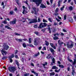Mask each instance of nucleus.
Returning a JSON list of instances; mask_svg holds the SVG:
<instances>
[{
    "label": "nucleus",
    "instance_id": "1",
    "mask_svg": "<svg viewBox=\"0 0 76 76\" xmlns=\"http://www.w3.org/2000/svg\"><path fill=\"white\" fill-rule=\"evenodd\" d=\"M8 69L10 72H12V73H14L15 71L16 70V68L14 67L10 66L9 67Z\"/></svg>",
    "mask_w": 76,
    "mask_h": 76
},
{
    "label": "nucleus",
    "instance_id": "2",
    "mask_svg": "<svg viewBox=\"0 0 76 76\" xmlns=\"http://www.w3.org/2000/svg\"><path fill=\"white\" fill-rule=\"evenodd\" d=\"M33 2H35L37 6H39V4H41L42 2V0H33Z\"/></svg>",
    "mask_w": 76,
    "mask_h": 76
},
{
    "label": "nucleus",
    "instance_id": "3",
    "mask_svg": "<svg viewBox=\"0 0 76 76\" xmlns=\"http://www.w3.org/2000/svg\"><path fill=\"white\" fill-rule=\"evenodd\" d=\"M71 44L69 45V43L66 44V46L68 48H72L73 47V45H74V42H73L72 41L70 42Z\"/></svg>",
    "mask_w": 76,
    "mask_h": 76
},
{
    "label": "nucleus",
    "instance_id": "4",
    "mask_svg": "<svg viewBox=\"0 0 76 76\" xmlns=\"http://www.w3.org/2000/svg\"><path fill=\"white\" fill-rule=\"evenodd\" d=\"M37 17H36L35 19H34L33 20H32L31 21L29 22V23H36V22H37Z\"/></svg>",
    "mask_w": 76,
    "mask_h": 76
},
{
    "label": "nucleus",
    "instance_id": "5",
    "mask_svg": "<svg viewBox=\"0 0 76 76\" xmlns=\"http://www.w3.org/2000/svg\"><path fill=\"white\" fill-rule=\"evenodd\" d=\"M1 53L2 54V55L3 56H6V54H7V52L6 51H4V49H3L1 51Z\"/></svg>",
    "mask_w": 76,
    "mask_h": 76
},
{
    "label": "nucleus",
    "instance_id": "6",
    "mask_svg": "<svg viewBox=\"0 0 76 76\" xmlns=\"http://www.w3.org/2000/svg\"><path fill=\"white\" fill-rule=\"evenodd\" d=\"M16 22V19H15L13 21H10V23L11 25H13V24H15Z\"/></svg>",
    "mask_w": 76,
    "mask_h": 76
},
{
    "label": "nucleus",
    "instance_id": "7",
    "mask_svg": "<svg viewBox=\"0 0 76 76\" xmlns=\"http://www.w3.org/2000/svg\"><path fill=\"white\" fill-rule=\"evenodd\" d=\"M3 46L4 48H3V50L4 49V50H7L9 48V46L6 45V44H4V45H3Z\"/></svg>",
    "mask_w": 76,
    "mask_h": 76
},
{
    "label": "nucleus",
    "instance_id": "8",
    "mask_svg": "<svg viewBox=\"0 0 76 76\" xmlns=\"http://www.w3.org/2000/svg\"><path fill=\"white\" fill-rule=\"evenodd\" d=\"M44 24L43 23H41L39 26L38 27L39 28H44Z\"/></svg>",
    "mask_w": 76,
    "mask_h": 76
},
{
    "label": "nucleus",
    "instance_id": "9",
    "mask_svg": "<svg viewBox=\"0 0 76 76\" xmlns=\"http://www.w3.org/2000/svg\"><path fill=\"white\" fill-rule=\"evenodd\" d=\"M34 43L35 45L36 46L38 45V42H37V39H34Z\"/></svg>",
    "mask_w": 76,
    "mask_h": 76
},
{
    "label": "nucleus",
    "instance_id": "10",
    "mask_svg": "<svg viewBox=\"0 0 76 76\" xmlns=\"http://www.w3.org/2000/svg\"><path fill=\"white\" fill-rule=\"evenodd\" d=\"M58 43L59 44V45H61V44H64V43L63 42H61V41L60 40H58Z\"/></svg>",
    "mask_w": 76,
    "mask_h": 76
},
{
    "label": "nucleus",
    "instance_id": "11",
    "mask_svg": "<svg viewBox=\"0 0 76 76\" xmlns=\"http://www.w3.org/2000/svg\"><path fill=\"white\" fill-rule=\"evenodd\" d=\"M72 75H74V73H75V70L74 69V68L72 66Z\"/></svg>",
    "mask_w": 76,
    "mask_h": 76
},
{
    "label": "nucleus",
    "instance_id": "12",
    "mask_svg": "<svg viewBox=\"0 0 76 76\" xmlns=\"http://www.w3.org/2000/svg\"><path fill=\"white\" fill-rule=\"evenodd\" d=\"M40 7H41L42 9H43L44 8H45L46 7L45 5H44V4H41L40 6Z\"/></svg>",
    "mask_w": 76,
    "mask_h": 76
},
{
    "label": "nucleus",
    "instance_id": "13",
    "mask_svg": "<svg viewBox=\"0 0 76 76\" xmlns=\"http://www.w3.org/2000/svg\"><path fill=\"white\" fill-rule=\"evenodd\" d=\"M45 45H46V46H48L49 45V42H48L47 41H45Z\"/></svg>",
    "mask_w": 76,
    "mask_h": 76
},
{
    "label": "nucleus",
    "instance_id": "14",
    "mask_svg": "<svg viewBox=\"0 0 76 76\" xmlns=\"http://www.w3.org/2000/svg\"><path fill=\"white\" fill-rule=\"evenodd\" d=\"M5 28H7V29H12V28H10V27H9V26H5Z\"/></svg>",
    "mask_w": 76,
    "mask_h": 76
},
{
    "label": "nucleus",
    "instance_id": "15",
    "mask_svg": "<svg viewBox=\"0 0 76 76\" xmlns=\"http://www.w3.org/2000/svg\"><path fill=\"white\" fill-rule=\"evenodd\" d=\"M31 72H32V73H34V74H35V75H36V76H38V73H37L36 74V72H34V71H31Z\"/></svg>",
    "mask_w": 76,
    "mask_h": 76
},
{
    "label": "nucleus",
    "instance_id": "16",
    "mask_svg": "<svg viewBox=\"0 0 76 76\" xmlns=\"http://www.w3.org/2000/svg\"><path fill=\"white\" fill-rule=\"evenodd\" d=\"M49 49L51 53H54V49H53L52 48H50Z\"/></svg>",
    "mask_w": 76,
    "mask_h": 76
},
{
    "label": "nucleus",
    "instance_id": "17",
    "mask_svg": "<svg viewBox=\"0 0 76 76\" xmlns=\"http://www.w3.org/2000/svg\"><path fill=\"white\" fill-rule=\"evenodd\" d=\"M52 69H58V68L56 66H54L52 67Z\"/></svg>",
    "mask_w": 76,
    "mask_h": 76
},
{
    "label": "nucleus",
    "instance_id": "18",
    "mask_svg": "<svg viewBox=\"0 0 76 76\" xmlns=\"http://www.w3.org/2000/svg\"><path fill=\"white\" fill-rule=\"evenodd\" d=\"M58 39H59V38L57 37V36L53 37V39H54V40Z\"/></svg>",
    "mask_w": 76,
    "mask_h": 76
},
{
    "label": "nucleus",
    "instance_id": "19",
    "mask_svg": "<svg viewBox=\"0 0 76 76\" xmlns=\"http://www.w3.org/2000/svg\"><path fill=\"white\" fill-rule=\"evenodd\" d=\"M63 0H59L58 2V6H60V2H61Z\"/></svg>",
    "mask_w": 76,
    "mask_h": 76
},
{
    "label": "nucleus",
    "instance_id": "20",
    "mask_svg": "<svg viewBox=\"0 0 76 76\" xmlns=\"http://www.w3.org/2000/svg\"><path fill=\"white\" fill-rule=\"evenodd\" d=\"M33 9L34 12V14H37V12L36 11V8H33Z\"/></svg>",
    "mask_w": 76,
    "mask_h": 76
},
{
    "label": "nucleus",
    "instance_id": "21",
    "mask_svg": "<svg viewBox=\"0 0 76 76\" xmlns=\"http://www.w3.org/2000/svg\"><path fill=\"white\" fill-rule=\"evenodd\" d=\"M69 21L70 22H73V19L72 18H69Z\"/></svg>",
    "mask_w": 76,
    "mask_h": 76
},
{
    "label": "nucleus",
    "instance_id": "22",
    "mask_svg": "<svg viewBox=\"0 0 76 76\" xmlns=\"http://www.w3.org/2000/svg\"><path fill=\"white\" fill-rule=\"evenodd\" d=\"M15 40L16 41H19V42H22V40L21 39H15Z\"/></svg>",
    "mask_w": 76,
    "mask_h": 76
},
{
    "label": "nucleus",
    "instance_id": "23",
    "mask_svg": "<svg viewBox=\"0 0 76 76\" xmlns=\"http://www.w3.org/2000/svg\"><path fill=\"white\" fill-rule=\"evenodd\" d=\"M31 38H29L28 39V42L30 44H31L32 42L31 41Z\"/></svg>",
    "mask_w": 76,
    "mask_h": 76
},
{
    "label": "nucleus",
    "instance_id": "24",
    "mask_svg": "<svg viewBox=\"0 0 76 76\" xmlns=\"http://www.w3.org/2000/svg\"><path fill=\"white\" fill-rule=\"evenodd\" d=\"M23 46L24 48H25L26 47V44L25 43H23Z\"/></svg>",
    "mask_w": 76,
    "mask_h": 76
},
{
    "label": "nucleus",
    "instance_id": "25",
    "mask_svg": "<svg viewBox=\"0 0 76 76\" xmlns=\"http://www.w3.org/2000/svg\"><path fill=\"white\" fill-rule=\"evenodd\" d=\"M23 14H25V13H26V11H25V9H23Z\"/></svg>",
    "mask_w": 76,
    "mask_h": 76
},
{
    "label": "nucleus",
    "instance_id": "26",
    "mask_svg": "<svg viewBox=\"0 0 76 76\" xmlns=\"http://www.w3.org/2000/svg\"><path fill=\"white\" fill-rule=\"evenodd\" d=\"M59 35V34L58 33H56V34H54V37H58Z\"/></svg>",
    "mask_w": 76,
    "mask_h": 76
},
{
    "label": "nucleus",
    "instance_id": "27",
    "mask_svg": "<svg viewBox=\"0 0 76 76\" xmlns=\"http://www.w3.org/2000/svg\"><path fill=\"white\" fill-rule=\"evenodd\" d=\"M68 59L69 61H70V62H71V63H73V61H72V60H70V59H69V57H68Z\"/></svg>",
    "mask_w": 76,
    "mask_h": 76
},
{
    "label": "nucleus",
    "instance_id": "28",
    "mask_svg": "<svg viewBox=\"0 0 76 76\" xmlns=\"http://www.w3.org/2000/svg\"><path fill=\"white\" fill-rule=\"evenodd\" d=\"M2 23H4V24H7V21L5 20H4L3 21H2Z\"/></svg>",
    "mask_w": 76,
    "mask_h": 76
},
{
    "label": "nucleus",
    "instance_id": "29",
    "mask_svg": "<svg viewBox=\"0 0 76 76\" xmlns=\"http://www.w3.org/2000/svg\"><path fill=\"white\" fill-rule=\"evenodd\" d=\"M52 61H53V63H56V61H55V59L54 58H53Z\"/></svg>",
    "mask_w": 76,
    "mask_h": 76
},
{
    "label": "nucleus",
    "instance_id": "30",
    "mask_svg": "<svg viewBox=\"0 0 76 76\" xmlns=\"http://www.w3.org/2000/svg\"><path fill=\"white\" fill-rule=\"evenodd\" d=\"M60 69H58V70H57L56 69L55 70V72H56L57 73H58V72H60Z\"/></svg>",
    "mask_w": 76,
    "mask_h": 76
},
{
    "label": "nucleus",
    "instance_id": "31",
    "mask_svg": "<svg viewBox=\"0 0 76 76\" xmlns=\"http://www.w3.org/2000/svg\"><path fill=\"white\" fill-rule=\"evenodd\" d=\"M15 62L16 64L18 66H19V62H18V61H15Z\"/></svg>",
    "mask_w": 76,
    "mask_h": 76
},
{
    "label": "nucleus",
    "instance_id": "32",
    "mask_svg": "<svg viewBox=\"0 0 76 76\" xmlns=\"http://www.w3.org/2000/svg\"><path fill=\"white\" fill-rule=\"evenodd\" d=\"M28 46H29V47H34V46L33 45L30 44H28Z\"/></svg>",
    "mask_w": 76,
    "mask_h": 76
},
{
    "label": "nucleus",
    "instance_id": "33",
    "mask_svg": "<svg viewBox=\"0 0 76 76\" xmlns=\"http://www.w3.org/2000/svg\"><path fill=\"white\" fill-rule=\"evenodd\" d=\"M69 9L70 10H73V7L72 6H70L69 7Z\"/></svg>",
    "mask_w": 76,
    "mask_h": 76
},
{
    "label": "nucleus",
    "instance_id": "34",
    "mask_svg": "<svg viewBox=\"0 0 76 76\" xmlns=\"http://www.w3.org/2000/svg\"><path fill=\"white\" fill-rule=\"evenodd\" d=\"M59 67H61V68H63L64 67V66L63 65H59Z\"/></svg>",
    "mask_w": 76,
    "mask_h": 76
},
{
    "label": "nucleus",
    "instance_id": "35",
    "mask_svg": "<svg viewBox=\"0 0 76 76\" xmlns=\"http://www.w3.org/2000/svg\"><path fill=\"white\" fill-rule=\"evenodd\" d=\"M18 53V50H15V54H17V53Z\"/></svg>",
    "mask_w": 76,
    "mask_h": 76
},
{
    "label": "nucleus",
    "instance_id": "36",
    "mask_svg": "<svg viewBox=\"0 0 76 76\" xmlns=\"http://www.w3.org/2000/svg\"><path fill=\"white\" fill-rule=\"evenodd\" d=\"M10 15H13L14 14V12L13 11H11L10 12Z\"/></svg>",
    "mask_w": 76,
    "mask_h": 76
},
{
    "label": "nucleus",
    "instance_id": "37",
    "mask_svg": "<svg viewBox=\"0 0 76 76\" xmlns=\"http://www.w3.org/2000/svg\"><path fill=\"white\" fill-rule=\"evenodd\" d=\"M39 53L38 52L37 54L35 55V56H36V57H37V56H39Z\"/></svg>",
    "mask_w": 76,
    "mask_h": 76
},
{
    "label": "nucleus",
    "instance_id": "38",
    "mask_svg": "<svg viewBox=\"0 0 76 76\" xmlns=\"http://www.w3.org/2000/svg\"><path fill=\"white\" fill-rule=\"evenodd\" d=\"M29 75V73H26L24 74V76H28Z\"/></svg>",
    "mask_w": 76,
    "mask_h": 76
},
{
    "label": "nucleus",
    "instance_id": "39",
    "mask_svg": "<svg viewBox=\"0 0 76 76\" xmlns=\"http://www.w3.org/2000/svg\"><path fill=\"white\" fill-rule=\"evenodd\" d=\"M43 24L44 25V27H46V26L47 25V24L46 23H43Z\"/></svg>",
    "mask_w": 76,
    "mask_h": 76
},
{
    "label": "nucleus",
    "instance_id": "40",
    "mask_svg": "<svg viewBox=\"0 0 76 76\" xmlns=\"http://www.w3.org/2000/svg\"><path fill=\"white\" fill-rule=\"evenodd\" d=\"M50 75H55V73L54 72H53L50 73Z\"/></svg>",
    "mask_w": 76,
    "mask_h": 76
},
{
    "label": "nucleus",
    "instance_id": "41",
    "mask_svg": "<svg viewBox=\"0 0 76 76\" xmlns=\"http://www.w3.org/2000/svg\"><path fill=\"white\" fill-rule=\"evenodd\" d=\"M64 6H63L61 8V11H62L63 10V9H64Z\"/></svg>",
    "mask_w": 76,
    "mask_h": 76
},
{
    "label": "nucleus",
    "instance_id": "42",
    "mask_svg": "<svg viewBox=\"0 0 76 76\" xmlns=\"http://www.w3.org/2000/svg\"><path fill=\"white\" fill-rule=\"evenodd\" d=\"M64 20H66V18H67V16H66V15H64Z\"/></svg>",
    "mask_w": 76,
    "mask_h": 76
},
{
    "label": "nucleus",
    "instance_id": "43",
    "mask_svg": "<svg viewBox=\"0 0 76 76\" xmlns=\"http://www.w3.org/2000/svg\"><path fill=\"white\" fill-rule=\"evenodd\" d=\"M17 3L18 4V5H19V3H18V2H19V0H15Z\"/></svg>",
    "mask_w": 76,
    "mask_h": 76
},
{
    "label": "nucleus",
    "instance_id": "44",
    "mask_svg": "<svg viewBox=\"0 0 76 76\" xmlns=\"http://www.w3.org/2000/svg\"><path fill=\"white\" fill-rule=\"evenodd\" d=\"M15 35H18V36H20V34H18V33H15Z\"/></svg>",
    "mask_w": 76,
    "mask_h": 76
},
{
    "label": "nucleus",
    "instance_id": "45",
    "mask_svg": "<svg viewBox=\"0 0 76 76\" xmlns=\"http://www.w3.org/2000/svg\"><path fill=\"white\" fill-rule=\"evenodd\" d=\"M43 22H47V21L44 19H43Z\"/></svg>",
    "mask_w": 76,
    "mask_h": 76
},
{
    "label": "nucleus",
    "instance_id": "46",
    "mask_svg": "<svg viewBox=\"0 0 76 76\" xmlns=\"http://www.w3.org/2000/svg\"><path fill=\"white\" fill-rule=\"evenodd\" d=\"M48 19V20H49V21H50V22H52L51 19H52V18H49Z\"/></svg>",
    "mask_w": 76,
    "mask_h": 76
},
{
    "label": "nucleus",
    "instance_id": "47",
    "mask_svg": "<svg viewBox=\"0 0 76 76\" xmlns=\"http://www.w3.org/2000/svg\"><path fill=\"white\" fill-rule=\"evenodd\" d=\"M37 27H38V25H35L34 26V27L35 28H37Z\"/></svg>",
    "mask_w": 76,
    "mask_h": 76
},
{
    "label": "nucleus",
    "instance_id": "48",
    "mask_svg": "<svg viewBox=\"0 0 76 76\" xmlns=\"http://www.w3.org/2000/svg\"><path fill=\"white\" fill-rule=\"evenodd\" d=\"M14 56V55L12 54V56H11V58H13V57L14 56Z\"/></svg>",
    "mask_w": 76,
    "mask_h": 76
},
{
    "label": "nucleus",
    "instance_id": "49",
    "mask_svg": "<svg viewBox=\"0 0 76 76\" xmlns=\"http://www.w3.org/2000/svg\"><path fill=\"white\" fill-rule=\"evenodd\" d=\"M50 45L51 47H52L53 46V45H54V44L53 43H50Z\"/></svg>",
    "mask_w": 76,
    "mask_h": 76
},
{
    "label": "nucleus",
    "instance_id": "50",
    "mask_svg": "<svg viewBox=\"0 0 76 76\" xmlns=\"http://www.w3.org/2000/svg\"><path fill=\"white\" fill-rule=\"evenodd\" d=\"M58 14L56 13H55L54 14V15H55V16H58Z\"/></svg>",
    "mask_w": 76,
    "mask_h": 76
},
{
    "label": "nucleus",
    "instance_id": "51",
    "mask_svg": "<svg viewBox=\"0 0 76 76\" xmlns=\"http://www.w3.org/2000/svg\"><path fill=\"white\" fill-rule=\"evenodd\" d=\"M38 22H39L41 21V20L40 19V18H38Z\"/></svg>",
    "mask_w": 76,
    "mask_h": 76
},
{
    "label": "nucleus",
    "instance_id": "52",
    "mask_svg": "<svg viewBox=\"0 0 76 76\" xmlns=\"http://www.w3.org/2000/svg\"><path fill=\"white\" fill-rule=\"evenodd\" d=\"M76 64V61H74V62H73L72 64Z\"/></svg>",
    "mask_w": 76,
    "mask_h": 76
},
{
    "label": "nucleus",
    "instance_id": "53",
    "mask_svg": "<svg viewBox=\"0 0 76 76\" xmlns=\"http://www.w3.org/2000/svg\"><path fill=\"white\" fill-rule=\"evenodd\" d=\"M67 69L68 71H70V68L69 67H68L67 68Z\"/></svg>",
    "mask_w": 76,
    "mask_h": 76
},
{
    "label": "nucleus",
    "instance_id": "54",
    "mask_svg": "<svg viewBox=\"0 0 76 76\" xmlns=\"http://www.w3.org/2000/svg\"><path fill=\"white\" fill-rule=\"evenodd\" d=\"M43 50H46V48L45 47H43Z\"/></svg>",
    "mask_w": 76,
    "mask_h": 76
},
{
    "label": "nucleus",
    "instance_id": "55",
    "mask_svg": "<svg viewBox=\"0 0 76 76\" xmlns=\"http://www.w3.org/2000/svg\"><path fill=\"white\" fill-rule=\"evenodd\" d=\"M58 8H56V10H55V12H58Z\"/></svg>",
    "mask_w": 76,
    "mask_h": 76
},
{
    "label": "nucleus",
    "instance_id": "56",
    "mask_svg": "<svg viewBox=\"0 0 76 76\" xmlns=\"http://www.w3.org/2000/svg\"><path fill=\"white\" fill-rule=\"evenodd\" d=\"M35 34H36V35H38V32H34Z\"/></svg>",
    "mask_w": 76,
    "mask_h": 76
},
{
    "label": "nucleus",
    "instance_id": "57",
    "mask_svg": "<svg viewBox=\"0 0 76 76\" xmlns=\"http://www.w3.org/2000/svg\"><path fill=\"white\" fill-rule=\"evenodd\" d=\"M63 32H67V31H66V30L64 29H63Z\"/></svg>",
    "mask_w": 76,
    "mask_h": 76
},
{
    "label": "nucleus",
    "instance_id": "58",
    "mask_svg": "<svg viewBox=\"0 0 76 76\" xmlns=\"http://www.w3.org/2000/svg\"><path fill=\"white\" fill-rule=\"evenodd\" d=\"M53 0H50V2L51 4L53 3Z\"/></svg>",
    "mask_w": 76,
    "mask_h": 76
},
{
    "label": "nucleus",
    "instance_id": "59",
    "mask_svg": "<svg viewBox=\"0 0 76 76\" xmlns=\"http://www.w3.org/2000/svg\"><path fill=\"white\" fill-rule=\"evenodd\" d=\"M61 36H62V37H63V36L64 35V34L63 33H61Z\"/></svg>",
    "mask_w": 76,
    "mask_h": 76
},
{
    "label": "nucleus",
    "instance_id": "60",
    "mask_svg": "<svg viewBox=\"0 0 76 76\" xmlns=\"http://www.w3.org/2000/svg\"><path fill=\"white\" fill-rule=\"evenodd\" d=\"M52 47H53V48H54V49H56V46H53Z\"/></svg>",
    "mask_w": 76,
    "mask_h": 76
},
{
    "label": "nucleus",
    "instance_id": "61",
    "mask_svg": "<svg viewBox=\"0 0 76 76\" xmlns=\"http://www.w3.org/2000/svg\"><path fill=\"white\" fill-rule=\"evenodd\" d=\"M56 20L58 21V22H60V20L58 19H57V18H56Z\"/></svg>",
    "mask_w": 76,
    "mask_h": 76
},
{
    "label": "nucleus",
    "instance_id": "62",
    "mask_svg": "<svg viewBox=\"0 0 76 76\" xmlns=\"http://www.w3.org/2000/svg\"><path fill=\"white\" fill-rule=\"evenodd\" d=\"M48 29H49V30L50 31L49 33H51V30H50V28H48Z\"/></svg>",
    "mask_w": 76,
    "mask_h": 76
},
{
    "label": "nucleus",
    "instance_id": "63",
    "mask_svg": "<svg viewBox=\"0 0 76 76\" xmlns=\"http://www.w3.org/2000/svg\"><path fill=\"white\" fill-rule=\"evenodd\" d=\"M58 19H61V18L60 16H58Z\"/></svg>",
    "mask_w": 76,
    "mask_h": 76
},
{
    "label": "nucleus",
    "instance_id": "64",
    "mask_svg": "<svg viewBox=\"0 0 76 76\" xmlns=\"http://www.w3.org/2000/svg\"><path fill=\"white\" fill-rule=\"evenodd\" d=\"M74 19H76V15H75L74 16Z\"/></svg>",
    "mask_w": 76,
    "mask_h": 76
}]
</instances>
